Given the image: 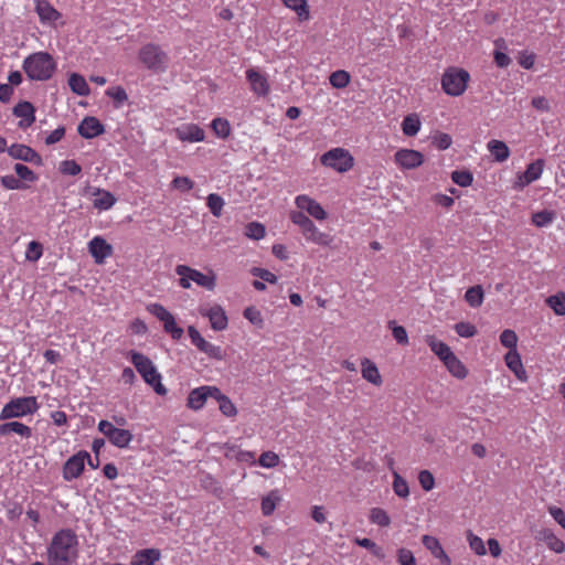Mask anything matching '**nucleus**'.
<instances>
[{
	"instance_id": "nucleus-1",
	"label": "nucleus",
	"mask_w": 565,
	"mask_h": 565,
	"mask_svg": "<svg viewBox=\"0 0 565 565\" xmlns=\"http://www.w3.org/2000/svg\"><path fill=\"white\" fill-rule=\"evenodd\" d=\"M78 540L70 529L57 531L47 546V565H71L77 558Z\"/></svg>"
},
{
	"instance_id": "nucleus-2",
	"label": "nucleus",
	"mask_w": 565,
	"mask_h": 565,
	"mask_svg": "<svg viewBox=\"0 0 565 565\" xmlns=\"http://www.w3.org/2000/svg\"><path fill=\"white\" fill-rule=\"evenodd\" d=\"M23 70L32 81H47L56 71V62L47 52H35L23 61Z\"/></svg>"
},
{
	"instance_id": "nucleus-3",
	"label": "nucleus",
	"mask_w": 565,
	"mask_h": 565,
	"mask_svg": "<svg viewBox=\"0 0 565 565\" xmlns=\"http://www.w3.org/2000/svg\"><path fill=\"white\" fill-rule=\"evenodd\" d=\"M129 354L131 363L143 381L150 385L158 395H166L167 388L161 383V374L158 372L153 362L148 356L137 351H131Z\"/></svg>"
},
{
	"instance_id": "nucleus-4",
	"label": "nucleus",
	"mask_w": 565,
	"mask_h": 565,
	"mask_svg": "<svg viewBox=\"0 0 565 565\" xmlns=\"http://www.w3.org/2000/svg\"><path fill=\"white\" fill-rule=\"evenodd\" d=\"M500 342L509 349L504 355L507 366L513 372L515 377L521 382L527 381V374L523 366L521 356L516 350L518 335L513 330L507 329L500 335Z\"/></svg>"
},
{
	"instance_id": "nucleus-5",
	"label": "nucleus",
	"mask_w": 565,
	"mask_h": 565,
	"mask_svg": "<svg viewBox=\"0 0 565 565\" xmlns=\"http://www.w3.org/2000/svg\"><path fill=\"white\" fill-rule=\"evenodd\" d=\"M175 274L179 276V285L183 289H190L192 282L207 290H213L216 286V276L212 270L209 274H203L190 266L177 265Z\"/></svg>"
},
{
	"instance_id": "nucleus-6",
	"label": "nucleus",
	"mask_w": 565,
	"mask_h": 565,
	"mask_svg": "<svg viewBox=\"0 0 565 565\" xmlns=\"http://www.w3.org/2000/svg\"><path fill=\"white\" fill-rule=\"evenodd\" d=\"M40 408L35 396L11 398L0 412V420L21 418L35 414Z\"/></svg>"
},
{
	"instance_id": "nucleus-7",
	"label": "nucleus",
	"mask_w": 565,
	"mask_h": 565,
	"mask_svg": "<svg viewBox=\"0 0 565 565\" xmlns=\"http://www.w3.org/2000/svg\"><path fill=\"white\" fill-rule=\"evenodd\" d=\"M290 220L295 225L300 227L307 241L321 246L331 244L332 237L321 232L303 212L292 211L290 213Z\"/></svg>"
},
{
	"instance_id": "nucleus-8",
	"label": "nucleus",
	"mask_w": 565,
	"mask_h": 565,
	"mask_svg": "<svg viewBox=\"0 0 565 565\" xmlns=\"http://www.w3.org/2000/svg\"><path fill=\"white\" fill-rule=\"evenodd\" d=\"M139 61L153 73H162L168 68L169 57L161 47L154 43H147L138 53Z\"/></svg>"
},
{
	"instance_id": "nucleus-9",
	"label": "nucleus",
	"mask_w": 565,
	"mask_h": 565,
	"mask_svg": "<svg viewBox=\"0 0 565 565\" xmlns=\"http://www.w3.org/2000/svg\"><path fill=\"white\" fill-rule=\"evenodd\" d=\"M470 75L467 71L449 67L441 77L443 90L449 96H460L465 93Z\"/></svg>"
},
{
	"instance_id": "nucleus-10",
	"label": "nucleus",
	"mask_w": 565,
	"mask_h": 565,
	"mask_svg": "<svg viewBox=\"0 0 565 565\" xmlns=\"http://www.w3.org/2000/svg\"><path fill=\"white\" fill-rule=\"evenodd\" d=\"M320 160L323 166L341 173L351 170L354 166V158L344 148H333L323 153Z\"/></svg>"
},
{
	"instance_id": "nucleus-11",
	"label": "nucleus",
	"mask_w": 565,
	"mask_h": 565,
	"mask_svg": "<svg viewBox=\"0 0 565 565\" xmlns=\"http://www.w3.org/2000/svg\"><path fill=\"white\" fill-rule=\"evenodd\" d=\"M97 429L117 448H127L134 439V435L130 430L116 427L114 423L106 419L98 423Z\"/></svg>"
},
{
	"instance_id": "nucleus-12",
	"label": "nucleus",
	"mask_w": 565,
	"mask_h": 565,
	"mask_svg": "<svg viewBox=\"0 0 565 565\" xmlns=\"http://www.w3.org/2000/svg\"><path fill=\"white\" fill-rule=\"evenodd\" d=\"M188 334L190 337L191 343L202 353L206 354L207 358L222 361L225 358L224 350L220 345H215L209 341H206L199 330L190 326L188 328Z\"/></svg>"
},
{
	"instance_id": "nucleus-13",
	"label": "nucleus",
	"mask_w": 565,
	"mask_h": 565,
	"mask_svg": "<svg viewBox=\"0 0 565 565\" xmlns=\"http://www.w3.org/2000/svg\"><path fill=\"white\" fill-rule=\"evenodd\" d=\"M199 312L202 317L207 318L211 324V328L214 331H223L228 326V318L220 305H204L199 308Z\"/></svg>"
},
{
	"instance_id": "nucleus-14",
	"label": "nucleus",
	"mask_w": 565,
	"mask_h": 565,
	"mask_svg": "<svg viewBox=\"0 0 565 565\" xmlns=\"http://www.w3.org/2000/svg\"><path fill=\"white\" fill-rule=\"evenodd\" d=\"M90 462V456L87 451H78L70 457L63 466V478L72 481L78 478L85 468V462Z\"/></svg>"
},
{
	"instance_id": "nucleus-15",
	"label": "nucleus",
	"mask_w": 565,
	"mask_h": 565,
	"mask_svg": "<svg viewBox=\"0 0 565 565\" xmlns=\"http://www.w3.org/2000/svg\"><path fill=\"white\" fill-rule=\"evenodd\" d=\"M394 160L401 169L411 170L423 164L424 156L417 150L399 149L395 152Z\"/></svg>"
},
{
	"instance_id": "nucleus-16",
	"label": "nucleus",
	"mask_w": 565,
	"mask_h": 565,
	"mask_svg": "<svg viewBox=\"0 0 565 565\" xmlns=\"http://www.w3.org/2000/svg\"><path fill=\"white\" fill-rule=\"evenodd\" d=\"M8 154L15 160L33 163L35 166L42 164L41 156L31 147L22 143H13L8 149Z\"/></svg>"
},
{
	"instance_id": "nucleus-17",
	"label": "nucleus",
	"mask_w": 565,
	"mask_h": 565,
	"mask_svg": "<svg viewBox=\"0 0 565 565\" xmlns=\"http://www.w3.org/2000/svg\"><path fill=\"white\" fill-rule=\"evenodd\" d=\"M295 204L300 210L299 212L305 211L318 221H323L327 218L324 209L316 200L306 194L296 196Z\"/></svg>"
},
{
	"instance_id": "nucleus-18",
	"label": "nucleus",
	"mask_w": 565,
	"mask_h": 565,
	"mask_svg": "<svg viewBox=\"0 0 565 565\" xmlns=\"http://www.w3.org/2000/svg\"><path fill=\"white\" fill-rule=\"evenodd\" d=\"M88 252L96 264H103L113 254V246L102 236H95L88 242Z\"/></svg>"
},
{
	"instance_id": "nucleus-19",
	"label": "nucleus",
	"mask_w": 565,
	"mask_h": 565,
	"mask_svg": "<svg viewBox=\"0 0 565 565\" xmlns=\"http://www.w3.org/2000/svg\"><path fill=\"white\" fill-rule=\"evenodd\" d=\"M174 132L181 141L200 142L205 138L204 130L195 124H183L175 128Z\"/></svg>"
},
{
	"instance_id": "nucleus-20",
	"label": "nucleus",
	"mask_w": 565,
	"mask_h": 565,
	"mask_svg": "<svg viewBox=\"0 0 565 565\" xmlns=\"http://www.w3.org/2000/svg\"><path fill=\"white\" fill-rule=\"evenodd\" d=\"M35 12L43 24H53L61 18V13L47 0H35Z\"/></svg>"
},
{
	"instance_id": "nucleus-21",
	"label": "nucleus",
	"mask_w": 565,
	"mask_h": 565,
	"mask_svg": "<svg viewBox=\"0 0 565 565\" xmlns=\"http://www.w3.org/2000/svg\"><path fill=\"white\" fill-rule=\"evenodd\" d=\"M78 134L85 139L95 138L104 134L105 129L102 122L95 117H85L78 125Z\"/></svg>"
},
{
	"instance_id": "nucleus-22",
	"label": "nucleus",
	"mask_w": 565,
	"mask_h": 565,
	"mask_svg": "<svg viewBox=\"0 0 565 565\" xmlns=\"http://www.w3.org/2000/svg\"><path fill=\"white\" fill-rule=\"evenodd\" d=\"M246 78L250 84L252 90L258 96H266L269 92L267 78L254 68L246 71Z\"/></svg>"
},
{
	"instance_id": "nucleus-23",
	"label": "nucleus",
	"mask_w": 565,
	"mask_h": 565,
	"mask_svg": "<svg viewBox=\"0 0 565 565\" xmlns=\"http://www.w3.org/2000/svg\"><path fill=\"white\" fill-rule=\"evenodd\" d=\"M34 111L35 110L33 105L29 102H20L13 108V115L22 118V120L19 122L21 128L30 127L34 122Z\"/></svg>"
},
{
	"instance_id": "nucleus-24",
	"label": "nucleus",
	"mask_w": 565,
	"mask_h": 565,
	"mask_svg": "<svg viewBox=\"0 0 565 565\" xmlns=\"http://www.w3.org/2000/svg\"><path fill=\"white\" fill-rule=\"evenodd\" d=\"M92 194L95 196L93 205L99 211H107L111 209L117 202V199L114 196V194L107 190L94 188Z\"/></svg>"
},
{
	"instance_id": "nucleus-25",
	"label": "nucleus",
	"mask_w": 565,
	"mask_h": 565,
	"mask_svg": "<svg viewBox=\"0 0 565 565\" xmlns=\"http://www.w3.org/2000/svg\"><path fill=\"white\" fill-rule=\"evenodd\" d=\"M361 373L362 377L370 382L371 384L375 386H380L383 383L382 376L380 374V371L374 362H372L369 359H363L361 361Z\"/></svg>"
},
{
	"instance_id": "nucleus-26",
	"label": "nucleus",
	"mask_w": 565,
	"mask_h": 565,
	"mask_svg": "<svg viewBox=\"0 0 565 565\" xmlns=\"http://www.w3.org/2000/svg\"><path fill=\"white\" fill-rule=\"evenodd\" d=\"M423 545L433 554L435 558L440 559L444 564L450 565V558L445 553L439 541L430 535H424L422 539Z\"/></svg>"
},
{
	"instance_id": "nucleus-27",
	"label": "nucleus",
	"mask_w": 565,
	"mask_h": 565,
	"mask_svg": "<svg viewBox=\"0 0 565 565\" xmlns=\"http://www.w3.org/2000/svg\"><path fill=\"white\" fill-rule=\"evenodd\" d=\"M425 341L430 350L438 356V359L443 361V363H445L452 354H455L448 344L438 340L434 335H427Z\"/></svg>"
},
{
	"instance_id": "nucleus-28",
	"label": "nucleus",
	"mask_w": 565,
	"mask_h": 565,
	"mask_svg": "<svg viewBox=\"0 0 565 565\" xmlns=\"http://www.w3.org/2000/svg\"><path fill=\"white\" fill-rule=\"evenodd\" d=\"M161 557L158 548H145L138 551L131 559V565H153Z\"/></svg>"
},
{
	"instance_id": "nucleus-29",
	"label": "nucleus",
	"mask_w": 565,
	"mask_h": 565,
	"mask_svg": "<svg viewBox=\"0 0 565 565\" xmlns=\"http://www.w3.org/2000/svg\"><path fill=\"white\" fill-rule=\"evenodd\" d=\"M540 540H542L551 551L557 554H561L565 551V543L558 539L552 530L541 531Z\"/></svg>"
},
{
	"instance_id": "nucleus-30",
	"label": "nucleus",
	"mask_w": 565,
	"mask_h": 565,
	"mask_svg": "<svg viewBox=\"0 0 565 565\" xmlns=\"http://www.w3.org/2000/svg\"><path fill=\"white\" fill-rule=\"evenodd\" d=\"M280 502H281V495H280L279 491L276 489L271 490L268 494H266L262 499V504H260L262 513L265 516L271 515L274 513L277 504Z\"/></svg>"
},
{
	"instance_id": "nucleus-31",
	"label": "nucleus",
	"mask_w": 565,
	"mask_h": 565,
	"mask_svg": "<svg viewBox=\"0 0 565 565\" xmlns=\"http://www.w3.org/2000/svg\"><path fill=\"white\" fill-rule=\"evenodd\" d=\"M281 2L292 10L300 21L309 20L310 11L307 0H281Z\"/></svg>"
},
{
	"instance_id": "nucleus-32",
	"label": "nucleus",
	"mask_w": 565,
	"mask_h": 565,
	"mask_svg": "<svg viewBox=\"0 0 565 565\" xmlns=\"http://www.w3.org/2000/svg\"><path fill=\"white\" fill-rule=\"evenodd\" d=\"M206 391L204 386L192 390L188 397V406L194 411L201 409L207 399Z\"/></svg>"
},
{
	"instance_id": "nucleus-33",
	"label": "nucleus",
	"mask_w": 565,
	"mask_h": 565,
	"mask_svg": "<svg viewBox=\"0 0 565 565\" xmlns=\"http://www.w3.org/2000/svg\"><path fill=\"white\" fill-rule=\"evenodd\" d=\"M68 85L72 92L78 96H87L89 94V86L86 79L77 73L70 75Z\"/></svg>"
},
{
	"instance_id": "nucleus-34",
	"label": "nucleus",
	"mask_w": 565,
	"mask_h": 565,
	"mask_svg": "<svg viewBox=\"0 0 565 565\" xmlns=\"http://www.w3.org/2000/svg\"><path fill=\"white\" fill-rule=\"evenodd\" d=\"M226 457H228L231 459H235L238 462L247 463L250 466L256 463V454L254 451H249V450L231 448L226 452Z\"/></svg>"
},
{
	"instance_id": "nucleus-35",
	"label": "nucleus",
	"mask_w": 565,
	"mask_h": 565,
	"mask_svg": "<svg viewBox=\"0 0 565 565\" xmlns=\"http://www.w3.org/2000/svg\"><path fill=\"white\" fill-rule=\"evenodd\" d=\"M444 364H445L446 369L448 370V372L452 376H455L459 380H462L467 376L468 372H467L466 366L455 354H452L449 358V360H447Z\"/></svg>"
},
{
	"instance_id": "nucleus-36",
	"label": "nucleus",
	"mask_w": 565,
	"mask_h": 565,
	"mask_svg": "<svg viewBox=\"0 0 565 565\" xmlns=\"http://www.w3.org/2000/svg\"><path fill=\"white\" fill-rule=\"evenodd\" d=\"M544 169V160L537 159L533 162H531L525 171H524V178L526 183H532L536 180H539L543 173Z\"/></svg>"
},
{
	"instance_id": "nucleus-37",
	"label": "nucleus",
	"mask_w": 565,
	"mask_h": 565,
	"mask_svg": "<svg viewBox=\"0 0 565 565\" xmlns=\"http://www.w3.org/2000/svg\"><path fill=\"white\" fill-rule=\"evenodd\" d=\"M555 217L554 211L543 210L532 214V223L536 227H545L552 224Z\"/></svg>"
},
{
	"instance_id": "nucleus-38",
	"label": "nucleus",
	"mask_w": 565,
	"mask_h": 565,
	"mask_svg": "<svg viewBox=\"0 0 565 565\" xmlns=\"http://www.w3.org/2000/svg\"><path fill=\"white\" fill-rule=\"evenodd\" d=\"M206 205H207L210 212L215 217H220L222 215V211L225 205V201L221 195H218L216 193H211L206 198Z\"/></svg>"
},
{
	"instance_id": "nucleus-39",
	"label": "nucleus",
	"mask_w": 565,
	"mask_h": 565,
	"mask_svg": "<svg viewBox=\"0 0 565 565\" xmlns=\"http://www.w3.org/2000/svg\"><path fill=\"white\" fill-rule=\"evenodd\" d=\"M404 135L413 137L417 135L420 129V120L416 115L406 116L402 122Z\"/></svg>"
},
{
	"instance_id": "nucleus-40",
	"label": "nucleus",
	"mask_w": 565,
	"mask_h": 565,
	"mask_svg": "<svg viewBox=\"0 0 565 565\" xmlns=\"http://www.w3.org/2000/svg\"><path fill=\"white\" fill-rule=\"evenodd\" d=\"M330 84L334 88H344L349 85L351 76L347 71L339 70L331 73L329 77Z\"/></svg>"
},
{
	"instance_id": "nucleus-41",
	"label": "nucleus",
	"mask_w": 565,
	"mask_h": 565,
	"mask_svg": "<svg viewBox=\"0 0 565 565\" xmlns=\"http://www.w3.org/2000/svg\"><path fill=\"white\" fill-rule=\"evenodd\" d=\"M465 299L471 307H479L483 301L482 288L480 286L469 288L465 294Z\"/></svg>"
},
{
	"instance_id": "nucleus-42",
	"label": "nucleus",
	"mask_w": 565,
	"mask_h": 565,
	"mask_svg": "<svg viewBox=\"0 0 565 565\" xmlns=\"http://www.w3.org/2000/svg\"><path fill=\"white\" fill-rule=\"evenodd\" d=\"M211 127L214 134L222 139L227 138L231 134L230 122L224 118L213 119L211 122Z\"/></svg>"
},
{
	"instance_id": "nucleus-43",
	"label": "nucleus",
	"mask_w": 565,
	"mask_h": 565,
	"mask_svg": "<svg viewBox=\"0 0 565 565\" xmlns=\"http://www.w3.org/2000/svg\"><path fill=\"white\" fill-rule=\"evenodd\" d=\"M546 302L557 316L565 315V294L564 292H558L557 295L550 296L547 298Z\"/></svg>"
},
{
	"instance_id": "nucleus-44",
	"label": "nucleus",
	"mask_w": 565,
	"mask_h": 565,
	"mask_svg": "<svg viewBox=\"0 0 565 565\" xmlns=\"http://www.w3.org/2000/svg\"><path fill=\"white\" fill-rule=\"evenodd\" d=\"M163 329L173 340H180L183 335V329L177 324L172 315L163 321Z\"/></svg>"
},
{
	"instance_id": "nucleus-45",
	"label": "nucleus",
	"mask_w": 565,
	"mask_h": 565,
	"mask_svg": "<svg viewBox=\"0 0 565 565\" xmlns=\"http://www.w3.org/2000/svg\"><path fill=\"white\" fill-rule=\"evenodd\" d=\"M370 521L380 526H388L391 518L387 512L381 508H373L370 512Z\"/></svg>"
},
{
	"instance_id": "nucleus-46",
	"label": "nucleus",
	"mask_w": 565,
	"mask_h": 565,
	"mask_svg": "<svg viewBox=\"0 0 565 565\" xmlns=\"http://www.w3.org/2000/svg\"><path fill=\"white\" fill-rule=\"evenodd\" d=\"M266 234L265 226L258 222H250L246 225L245 235L250 239H262Z\"/></svg>"
},
{
	"instance_id": "nucleus-47",
	"label": "nucleus",
	"mask_w": 565,
	"mask_h": 565,
	"mask_svg": "<svg viewBox=\"0 0 565 565\" xmlns=\"http://www.w3.org/2000/svg\"><path fill=\"white\" fill-rule=\"evenodd\" d=\"M393 490L399 498H407L409 494L406 480L402 478L397 472H394Z\"/></svg>"
},
{
	"instance_id": "nucleus-48",
	"label": "nucleus",
	"mask_w": 565,
	"mask_h": 565,
	"mask_svg": "<svg viewBox=\"0 0 565 565\" xmlns=\"http://www.w3.org/2000/svg\"><path fill=\"white\" fill-rule=\"evenodd\" d=\"M243 316L246 320H248L252 324L263 328L264 319L262 312L255 307L245 308Z\"/></svg>"
},
{
	"instance_id": "nucleus-49",
	"label": "nucleus",
	"mask_w": 565,
	"mask_h": 565,
	"mask_svg": "<svg viewBox=\"0 0 565 565\" xmlns=\"http://www.w3.org/2000/svg\"><path fill=\"white\" fill-rule=\"evenodd\" d=\"M43 255V247L39 242L32 241L28 244L25 258L30 262H38Z\"/></svg>"
},
{
	"instance_id": "nucleus-50",
	"label": "nucleus",
	"mask_w": 565,
	"mask_h": 565,
	"mask_svg": "<svg viewBox=\"0 0 565 565\" xmlns=\"http://www.w3.org/2000/svg\"><path fill=\"white\" fill-rule=\"evenodd\" d=\"M258 463L263 468H275L279 463V456L274 451H265L259 456Z\"/></svg>"
},
{
	"instance_id": "nucleus-51",
	"label": "nucleus",
	"mask_w": 565,
	"mask_h": 565,
	"mask_svg": "<svg viewBox=\"0 0 565 565\" xmlns=\"http://www.w3.org/2000/svg\"><path fill=\"white\" fill-rule=\"evenodd\" d=\"M14 171L19 180L21 179L29 182H35L38 180V175L25 164L17 163Z\"/></svg>"
},
{
	"instance_id": "nucleus-52",
	"label": "nucleus",
	"mask_w": 565,
	"mask_h": 565,
	"mask_svg": "<svg viewBox=\"0 0 565 565\" xmlns=\"http://www.w3.org/2000/svg\"><path fill=\"white\" fill-rule=\"evenodd\" d=\"M355 543L361 547L370 550L374 556H376L379 558L384 557L383 550L380 546H377L372 540L366 539V537H363V539L358 537V539H355Z\"/></svg>"
},
{
	"instance_id": "nucleus-53",
	"label": "nucleus",
	"mask_w": 565,
	"mask_h": 565,
	"mask_svg": "<svg viewBox=\"0 0 565 565\" xmlns=\"http://www.w3.org/2000/svg\"><path fill=\"white\" fill-rule=\"evenodd\" d=\"M390 327L392 329L393 338L395 339V341L398 344H402V345L408 344V335H407L406 329L404 327L395 324L394 321L390 322Z\"/></svg>"
},
{
	"instance_id": "nucleus-54",
	"label": "nucleus",
	"mask_w": 565,
	"mask_h": 565,
	"mask_svg": "<svg viewBox=\"0 0 565 565\" xmlns=\"http://www.w3.org/2000/svg\"><path fill=\"white\" fill-rule=\"evenodd\" d=\"M171 186L180 192H189L193 189L194 182L188 177L179 175L172 180Z\"/></svg>"
},
{
	"instance_id": "nucleus-55",
	"label": "nucleus",
	"mask_w": 565,
	"mask_h": 565,
	"mask_svg": "<svg viewBox=\"0 0 565 565\" xmlns=\"http://www.w3.org/2000/svg\"><path fill=\"white\" fill-rule=\"evenodd\" d=\"M451 180L459 186H468L472 182V174L469 171L456 170L451 173Z\"/></svg>"
},
{
	"instance_id": "nucleus-56",
	"label": "nucleus",
	"mask_w": 565,
	"mask_h": 565,
	"mask_svg": "<svg viewBox=\"0 0 565 565\" xmlns=\"http://www.w3.org/2000/svg\"><path fill=\"white\" fill-rule=\"evenodd\" d=\"M60 171L67 175H77L82 168L75 160H64L60 163Z\"/></svg>"
},
{
	"instance_id": "nucleus-57",
	"label": "nucleus",
	"mask_w": 565,
	"mask_h": 565,
	"mask_svg": "<svg viewBox=\"0 0 565 565\" xmlns=\"http://www.w3.org/2000/svg\"><path fill=\"white\" fill-rule=\"evenodd\" d=\"M106 95L114 99L118 105L124 104L128 99L126 90L121 86L109 87Z\"/></svg>"
},
{
	"instance_id": "nucleus-58",
	"label": "nucleus",
	"mask_w": 565,
	"mask_h": 565,
	"mask_svg": "<svg viewBox=\"0 0 565 565\" xmlns=\"http://www.w3.org/2000/svg\"><path fill=\"white\" fill-rule=\"evenodd\" d=\"M1 184L7 190H20L24 189V184L14 175L7 174L1 178Z\"/></svg>"
},
{
	"instance_id": "nucleus-59",
	"label": "nucleus",
	"mask_w": 565,
	"mask_h": 565,
	"mask_svg": "<svg viewBox=\"0 0 565 565\" xmlns=\"http://www.w3.org/2000/svg\"><path fill=\"white\" fill-rule=\"evenodd\" d=\"M418 481L425 491H430L435 487V478L428 470H422L419 472Z\"/></svg>"
},
{
	"instance_id": "nucleus-60",
	"label": "nucleus",
	"mask_w": 565,
	"mask_h": 565,
	"mask_svg": "<svg viewBox=\"0 0 565 565\" xmlns=\"http://www.w3.org/2000/svg\"><path fill=\"white\" fill-rule=\"evenodd\" d=\"M147 310L154 316L158 320L163 322L171 315L162 305L150 303Z\"/></svg>"
},
{
	"instance_id": "nucleus-61",
	"label": "nucleus",
	"mask_w": 565,
	"mask_h": 565,
	"mask_svg": "<svg viewBox=\"0 0 565 565\" xmlns=\"http://www.w3.org/2000/svg\"><path fill=\"white\" fill-rule=\"evenodd\" d=\"M452 139L448 134L439 132L433 138V145L439 150H446L451 146Z\"/></svg>"
},
{
	"instance_id": "nucleus-62",
	"label": "nucleus",
	"mask_w": 565,
	"mask_h": 565,
	"mask_svg": "<svg viewBox=\"0 0 565 565\" xmlns=\"http://www.w3.org/2000/svg\"><path fill=\"white\" fill-rule=\"evenodd\" d=\"M536 55L532 52L522 51L519 53L518 62L525 68L531 70L534 66Z\"/></svg>"
},
{
	"instance_id": "nucleus-63",
	"label": "nucleus",
	"mask_w": 565,
	"mask_h": 565,
	"mask_svg": "<svg viewBox=\"0 0 565 565\" xmlns=\"http://www.w3.org/2000/svg\"><path fill=\"white\" fill-rule=\"evenodd\" d=\"M455 330L462 338H471L477 332L476 327L469 322L457 323Z\"/></svg>"
},
{
	"instance_id": "nucleus-64",
	"label": "nucleus",
	"mask_w": 565,
	"mask_h": 565,
	"mask_svg": "<svg viewBox=\"0 0 565 565\" xmlns=\"http://www.w3.org/2000/svg\"><path fill=\"white\" fill-rule=\"evenodd\" d=\"M397 562L401 565H416L413 552L404 547L397 551Z\"/></svg>"
}]
</instances>
